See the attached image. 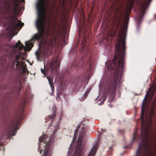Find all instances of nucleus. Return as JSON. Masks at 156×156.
<instances>
[{
  "instance_id": "nucleus-18",
  "label": "nucleus",
  "mask_w": 156,
  "mask_h": 156,
  "mask_svg": "<svg viewBox=\"0 0 156 156\" xmlns=\"http://www.w3.org/2000/svg\"><path fill=\"white\" fill-rule=\"evenodd\" d=\"M82 138H80L79 137L78 140L77 142V145L76 146V148H77L78 147H80V145L81 144V142H82Z\"/></svg>"
},
{
  "instance_id": "nucleus-17",
  "label": "nucleus",
  "mask_w": 156,
  "mask_h": 156,
  "mask_svg": "<svg viewBox=\"0 0 156 156\" xmlns=\"http://www.w3.org/2000/svg\"><path fill=\"white\" fill-rule=\"evenodd\" d=\"M55 42V39L54 37H53L50 39L49 44V45L51 46H52L54 44Z\"/></svg>"
},
{
  "instance_id": "nucleus-9",
  "label": "nucleus",
  "mask_w": 156,
  "mask_h": 156,
  "mask_svg": "<svg viewBox=\"0 0 156 156\" xmlns=\"http://www.w3.org/2000/svg\"><path fill=\"white\" fill-rule=\"evenodd\" d=\"M156 89V84H154L153 85L151 86V88L150 89L148 90L147 93L145 96L144 98V101L145 99L147 96L148 94H150V95H152L154 94V93L155 90ZM144 101L143 103V104Z\"/></svg>"
},
{
  "instance_id": "nucleus-26",
  "label": "nucleus",
  "mask_w": 156,
  "mask_h": 156,
  "mask_svg": "<svg viewBox=\"0 0 156 156\" xmlns=\"http://www.w3.org/2000/svg\"><path fill=\"white\" fill-rule=\"evenodd\" d=\"M77 133L76 132H75L74 134V136H75L76 134Z\"/></svg>"
},
{
  "instance_id": "nucleus-3",
  "label": "nucleus",
  "mask_w": 156,
  "mask_h": 156,
  "mask_svg": "<svg viewBox=\"0 0 156 156\" xmlns=\"http://www.w3.org/2000/svg\"><path fill=\"white\" fill-rule=\"evenodd\" d=\"M134 1V0H129L127 3V6L125 9V12L124 14L125 17V21L126 22H127L129 19V13L131 11Z\"/></svg>"
},
{
  "instance_id": "nucleus-21",
  "label": "nucleus",
  "mask_w": 156,
  "mask_h": 156,
  "mask_svg": "<svg viewBox=\"0 0 156 156\" xmlns=\"http://www.w3.org/2000/svg\"><path fill=\"white\" fill-rule=\"evenodd\" d=\"M55 116L54 115H53L52 116H50V115L48 116V117L49 118L51 119V120H53V118L55 117Z\"/></svg>"
},
{
  "instance_id": "nucleus-24",
  "label": "nucleus",
  "mask_w": 156,
  "mask_h": 156,
  "mask_svg": "<svg viewBox=\"0 0 156 156\" xmlns=\"http://www.w3.org/2000/svg\"><path fill=\"white\" fill-rule=\"evenodd\" d=\"M155 149L156 150V141L155 142Z\"/></svg>"
},
{
  "instance_id": "nucleus-25",
  "label": "nucleus",
  "mask_w": 156,
  "mask_h": 156,
  "mask_svg": "<svg viewBox=\"0 0 156 156\" xmlns=\"http://www.w3.org/2000/svg\"><path fill=\"white\" fill-rule=\"evenodd\" d=\"M20 1L21 2H23L24 1V0H20Z\"/></svg>"
},
{
  "instance_id": "nucleus-19",
  "label": "nucleus",
  "mask_w": 156,
  "mask_h": 156,
  "mask_svg": "<svg viewBox=\"0 0 156 156\" xmlns=\"http://www.w3.org/2000/svg\"><path fill=\"white\" fill-rule=\"evenodd\" d=\"M87 94H88L87 93L86 94H85L83 96V98H82L80 99V101H83L84 100V99L86 98V97H87Z\"/></svg>"
},
{
  "instance_id": "nucleus-20",
  "label": "nucleus",
  "mask_w": 156,
  "mask_h": 156,
  "mask_svg": "<svg viewBox=\"0 0 156 156\" xmlns=\"http://www.w3.org/2000/svg\"><path fill=\"white\" fill-rule=\"evenodd\" d=\"M45 136V135H44L42 136H40L39 138V142H41L43 141V139L44 137Z\"/></svg>"
},
{
  "instance_id": "nucleus-12",
  "label": "nucleus",
  "mask_w": 156,
  "mask_h": 156,
  "mask_svg": "<svg viewBox=\"0 0 156 156\" xmlns=\"http://www.w3.org/2000/svg\"><path fill=\"white\" fill-rule=\"evenodd\" d=\"M59 63L58 62H56L55 61L54 63L53 62H51L50 67L51 69H52L53 67H54L55 69H57L59 67Z\"/></svg>"
},
{
  "instance_id": "nucleus-32",
  "label": "nucleus",
  "mask_w": 156,
  "mask_h": 156,
  "mask_svg": "<svg viewBox=\"0 0 156 156\" xmlns=\"http://www.w3.org/2000/svg\"><path fill=\"white\" fill-rule=\"evenodd\" d=\"M98 105H101V103H99V104H98Z\"/></svg>"
},
{
  "instance_id": "nucleus-31",
  "label": "nucleus",
  "mask_w": 156,
  "mask_h": 156,
  "mask_svg": "<svg viewBox=\"0 0 156 156\" xmlns=\"http://www.w3.org/2000/svg\"><path fill=\"white\" fill-rule=\"evenodd\" d=\"M41 151H40V154H41Z\"/></svg>"
},
{
  "instance_id": "nucleus-6",
  "label": "nucleus",
  "mask_w": 156,
  "mask_h": 156,
  "mask_svg": "<svg viewBox=\"0 0 156 156\" xmlns=\"http://www.w3.org/2000/svg\"><path fill=\"white\" fill-rule=\"evenodd\" d=\"M23 25V23L19 20H15L13 22L11 26L8 27V28L10 29L11 31H13L14 30L18 29V27L21 28Z\"/></svg>"
},
{
  "instance_id": "nucleus-29",
  "label": "nucleus",
  "mask_w": 156,
  "mask_h": 156,
  "mask_svg": "<svg viewBox=\"0 0 156 156\" xmlns=\"http://www.w3.org/2000/svg\"><path fill=\"white\" fill-rule=\"evenodd\" d=\"M76 153H77V152H74V154H76Z\"/></svg>"
},
{
  "instance_id": "nucleus-5",
  "label": "nucleus",
  "mask_w": 156,
  "mask_h": 156,
  "mask_svg": "<svg viewBox=\"0 0 156 156\" xmlns=\"http://www.w3.org/2000/svg\"><path fill=\"white\" fill-rule=\"evenodd\" d=\"M152 144H149L147 140L144 142L143 145L141 146L142 149H144L147 151V154L148 156H152L153 151H152Z\"/></svg>"
},
{
  "instance_id": "nucleus-22",
  "label": "nucleus",
  "mask_w": 156,
  "mask_h": 156,
  "mask_svg": "<svg viewBox=\"0 0 156 156\" xmlns=\"http://www.w3.org/2000/svg\"><path fill=\"white\" fill-rule=\"evenodd\" d=\"M41 72L42 73H43L44 74V75H45V71L42 69H41Z\"/></svg>"
},
{
  "instance_id": "nucleus-30",
  "label": "nucleus",
  "mask_w": 156,
  "mask_h": 156,
  "mask_svg": "<svg viewBox=\"0 0 156 156\" xmlns=\"http://www.w3.org/2000/svg\"><path fill=\"white\" fill-rule=\"evenodd\" d=\"M139 147H140H140H141V145H140V144H139Z\"/></svg>"
},
{
  "instance_id": "nucleus-16",
  "label": "nucleus",
  "mask_w": 156,
  "mask_h": 156,
  "mask_svg": "<svg viewBox=\"0 0 156 156\" xmlns=\"http://www.w3.org/2000/svg\"><path fill=\"white\" fill-rule=\"evenodd\" d=\"M25 45L28 48H31L33 46V43L31 40L25 42Z\"/></svg>"
},
{
  "instance_id": "nucleus-8",
  "label": "nucleus",
  "mask_w": 156,
  "mask_h": 156,
  "mask_svg": "<svg viewBox=\"0 0 156 156\" xmlns=\"http://www.w3.org/2000/svg\"><path fill=\"white\" fill-rule=\"evenodd\" d=\"M20 59V56L18 55H16L13 64L16 66H19L20 68H22L24 66V63L25 62V59L24 58H22L19 62Z\"/></svg>"
},
{
  "instance_id": "nucleus-27",
  "label": "nucleus",
  "mask_w": 156,
  "mask_h": 156,
  "mask_svg": "<svg viewBox=\"0 0 156 156\" xmlns=\"http://www.w3.org/2000/svg\"><path fill=\"white\" fill-rule=\"evenodd\" d=\"M17 66L18 67V68H17V69H21V68H20L19 66Z\"/></svg>"
},
{
  "instance_id": "nucleus-15",
  "label": "nucleus",
  "mask_w": 156,
  "mask_h": 156,
  "mask_svg": "<svg viewBox=\"0 0 156 156\" xmlns=\"http://www.w3.org/2000/svg\"><path fill=\"white\" fill-rule=\"evenodd\" d=\"M144 110L143 107H142V110H141V120L142 123V126L144 124Z\"/></svg>"
},
{
  "instance_id": "nucleus-4",
  "label": "nucleus",
  "mask_w": 156,
  "mask_h": 156,
  "mask_svg": "<svg viewBox=\"0 0 156 156\" xmlns=\"http://www.w3.org/2000/svg\"><path fill=\"white\" fill-rule=\"evenodd\" d=\"M17 123L15 122L14 121H12L10 123L9 129L8 133V135L10 137L15 135L16 130L18 129Z\"/></svg>"
},
{
  "instance_id": "nucleus-7",
  "label": "nucleus",
  "mask_w": 156,
  "mask_h": 156,
  "mask_svg": "<svg viewBox=\"0 0 156 156\" xmlns=\"http://www.w3.org/2000/svg\"><path fill=\"white\" fill-rule=\"evenodd\" d=\"M151 0H143L140 7L141 15H143Z\"/></svg>"
},
{
  "instance_id": "nucleus-13",
  "label": "nucleus",
  "mask_w": 156,
  "mask_h": 156,
  "mask_svg": "<svg viewBox=\"0 0 156 156\" xmlns=\"http://www.w3.org/2000/svg\"><path fill=\"white\" fill-rule=\"evenodd\" d=\"M47 78L48 81L50 86L52 89V91H53L54 90V87L53 85V80L51 77L48 76Z\"/></svg>"
},
{
  "instance_id": "nucleus-2",
  "label": "nucleus",
  "mask_w": 156,
  "mask_h": 156,
  "mask_svg": "<svg viewBox=\"0 0 156 156\" xmlns=\"http://www.w3.org/2000/svg\"><path fill=\"white\" fill-rule=\"evenodd\" d=\"M47 7V5L44 0H39L37 5L39 17L36 23L39 34L35 35L34 39L37 40L44 37L48 36L50 35V32L52 33L57 31L60 28V25L57 24L55 21L51 23V19L49 18L48 22L49 27L47 29H44V24L45 20V12Z\"/></svg>"
},
{
  "instance_id": "nucleus-33",
  "label": "nucleus",
  "mask_w": 156,
  "mask_h": 156,
  "mask_svg": "<svg viewBox=\"0 0 156 156\" xmlns=\"http://www.w3.org/2000/svg\"><path fill=\"white\" fill-rule=\"evenodd\" d=\"M123 5H122V6H123Z\"/></svg>"
},
{
  "instance_id": "nucleus-1",
  "label": "nucleus",
  "mask_w": 156,
  "mask_h": 156,
  "mask_svg": "<svg viewBox=\"0 0 156 156\" xmlns=\"http://www.w3.org/2000/svg\"><path fill=\"white\" fill-rule=\"evenodd\" d=\"M126 31L123 27L119 32V38L117 41L115 45V55L113 59L107 62L106 66L108 69H116L115 76L114 79V86H116L120 80L124 67L125 55V36Z\"/></svg>"
},
{
  "instance_id": "nucleus-14",
  "label": "nucleus",
  "mask_w": 156,
  "mask_h": 156,
  "mask_svg": "<svg viewBox=\"0 0 156 156\" xmlns=\"http://www.w3.org/2000/svg\"><path fill=\"white\" fill-rule=\"evenodd\" d=\"M14 47L15 48H19L20 49H21L22 48H23L24 46L22 44L20 41H19L18 42V43H16Z\"/></svg>"
},
{
  "instance_id": "nucleus-23",
  "label": "nucleus",
  "mask_w": 156,
  "mask_h": 156,
  "mask_svg": "<svg viewBox=\"0 0 156 156\" xmlns=\"http://www.w3.org/2000/svg\"><path fill=\"white\" fill-rule=\"evenodd\" d=\"M78 156H80V151L78 152Z\"/></svg>"
},
{
  "instance_id": "nucleus-11",
  "label": "nucleus",
  "mask_w": 156,
  "mask_h": 156,
  "mask_svg": "<svg viewBox=\"0 0 156 156\" xmlns=\"http://www.w3.org/2000/svg\"><path fill=\"white\" fill-rule=\"evenodd\" d=\"M97 150V146H93L87 156H95Z\"/></svg>"
},
{
  "instance_id": "nucleus-10",
  "label": "nucleus",
  "mask_w": 156,
  "mask_h": 156,
  "mask_svg": "<svg viewBox=\"0 0 156 156\" xmlns=\"http://www.w3.org/2000/svg\"><path fill=\"white\" fill-rule=\"evenodd\" d=\"M47 147L45 146V149L43 153L41 156H51V152L47 148Z\"/></svg>"
},
{
  "instance_id": "nucleus-28",
  "label": "nucleus",
  "mask_w": 156,
  "mask_h": 156,
  "mask_svg": "<svg viewBox=\"0 0 156 156\" xmlns=\"http://www.w3.org/2000/svg\"><path fill=\"white\" fill-rule=\"evenodd\" d=\"M41 146L39 144V149H40V148Z\"/></svg>"
}]
</instances>
